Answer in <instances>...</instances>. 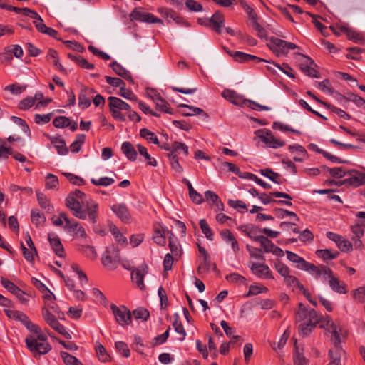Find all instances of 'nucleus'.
Segmentation results:
<instances>
[{"instance_id":"2eb2a0df","label":"nucleus","mask_w":365,"mask_h":365,"mask_svg":"<svg viewBox=\"0 0 365 365\" xmlns=\"http://www.w3.org/2000/svg\"><path fill=\"white\" fill-rule=\"evenodd\" d=\"M148 267L146 264H143L138 268H136L131 272V279L133 282L137 284V286L143 289L145 287L143 280L145 273H147Z\"/></svg>"},{"instance_id":"a878e982","label":"nucleus","mask_w":365,"mask_h":365,"mask_svg":"<svg viewBox=\"0 0 365 365\" xmlns=\"http://www.w3.org/2000/svg\"><path fill=\"white\" fill-rule=\"evenodd\" d=\"M122 153L130 161L134 162L138 157V153L135 150L134 145L129 141H125L121 145Z\"/></svg>"},{"instance_id":"2f4dec72","label":"nucleus","mask_w":365,"mask_h":365,"mask_svg":"<svg viewBox=\"0 0 365 365\" xmlns=\"http://www.w3.org/2000/svg\"><path fill=\"white\" fill-rule=\"evenodd\" d=\"M173 317L174 321L173 322V327L175 331L181 336L180 338H179V340L183 341L187 335L186 331L180 321L179 314L178 313H175L173 314Z\"/></svg>"},{"instance_id":"69168bd1","label":"nucleus","mask_w":365,"mask_h":365,"mask_svg":"<svg viewBox=\"0 0 365 365\" xmlns=\"http://www.w3.org/2000/svg\"><path fill=\"white\" fill-rule=\"evenodd\" d=\"M78 250L90 259H95L96 257V252L92 246L80 245Z\"/></svg>"},{"instance_id":"c85d7f7f","label":"nucleus","mask_w":365,"mask_h":365,"mask_svg":"<svg viewBox=\"0 0 365 365\" xmlns=\"http://www.w3.org/2000/svg\"><path fill=\"white\" fill-rule=\"evenodd\" d=\"M327 276L329 278V286L333 291L339 294H346L347 292L345 285L344 284H341L339 279L334 276L333 272Z\"/></svg>"},{"instance_id":"412c9836","label":"nucleus","mask_w":365,"mask_h":365,"mask_svg":"<svg viewBox=\"0 0 365 365\" xmlns=\"http://www.w3.org/2000/svg\"><path fill=\"white\" fill-rule=\"evenodd\" d=\"M109 67H110L113 69V71L115 73L116 75L125 79L131 84H134V80L130 73L128 70H126L123 66H122V65H120L119 63L114 61L109 64Z\"/></svg>"},{"instance_id":"ea45409f","label":"nucleus","mask_w":365,"mask_h":365,"mask_svg":"<svg viewBox=\"0 0 365 365\" xmlns=\"http://www.w3.org/2000/svg\"><path fill=\"white\" fill-rule=\"evenodd\" d=\"M140 136L144 139H146L147 141L150 143H153L155 145H159V140L156 134L148 128H142L140 130Z\"/></svg>"},{"instance_id":"6e6552de","label":"nucleus","mask_w":365,"mask_h":365,"mask_svg":"<svg viewBox=\"0 0 365 365\" xmlns=\"http://www.w3.org/2000/svg\"><path fill=\"white\" fill-rule=\"evenodd\" d=\"M295 321L297 323L312 322L314 323L319 322V317L313 309H308L302 303L298 304V310L296 312Z\"/></svg>"},{"instance_id":"6e6d98bb","label":"nucleus","mask_w":365,"mask_h":365,"mask_svg":"<svg viewBox=\"0 0 365 365\" xmlns=\"http://www.w3.org/2000/svg\"><path fill=\"white\" fill-rule=\"evenodd\" d=\"M135 319H142L146 322L150 317V313L148 309L143 307H138L131 312Z\"/></svg>"},{"instance_id":"f3484780","label":"nucleus","mask_w":365,"mask_h":365,"mask_svg":"<svg viewBox=\"0 0 365 365\" xmlns=\"http://www.w3.org/2000/svg\"><path fill=\"white\" fill-rule=\"evenodd\" d=\"M111 210L123 222L128 223L130 222L131 215L125 204H115L111 207Z\"/></svg>"},{"instance_id":"c756f323","label":"nucleus","mask_w":365,"mask_h":365,"mask_svg":"<svg viewBox=\"0 0 365 365\" xmlns=\"http://www.w3.org/2000/svg\"><path fill=\"white\" fill-rule=\"evenodd\" d=\"M259 173L262 175L269 178L270 180L280 185L283 183V181L281 180V175L278 173L274 172L272 169L269 168H266L259 170Z\"/></svg>"},{"instance_id":"bb28decb","label":"nucleus","mask_w":365,"mask_h":365,"mask_svg":"<svg viewBox=\"0 0 365 365\" xmlns=\"http://www.w3.org/2000/svg\"><path fill=\"white\" fill-rule=\"evenodd\" d=\"M37 201L39 206L46 210L47 212L51 213L54 210L53 206L50 203L47 197L39 190H36Z\"/></svg>"},{"instance_id":"3c124183","label":"nucleus","mask_w":365,"mask_h":365,"mask_svg":"<svg viewBox=\"0 0 365 365\" xmlns=\"http://www.w3.org/2000/svg\"><path fill=\"white\" fill-rule=\"evenodd\" d=\"M86 140L85 134H78L76 136V140L73 141L70 148L73 153H78L81 150L82 145L84 143Z\"/></svg>"},{"instance_id":"338daca9","label":"nucleus","mask_w":365,"mask_h":365,"mask_svg":"<svg viewBox=\"0 0 365 365\" xmlns=\"http://www.w3.org/2000/svg\"><path fill=\"white\" fill-rule=\"evenodd\" d=\"M302 72L306 76L311 78H320V74L319 71L315 69L314 66H308L304 65L303 68H302Z\"/></svg>"},{"instance_id":"c9c22d12","label":"nucleus","mask_w":365,"mask_h":365,"mask_svg":"<svg viewBox=\"0 0 365 365\" xmlns=\"http://www.w3.org/2000/svg\"><path fill=\"white\" fill-rule=\"evenodd\" d=\"M342 353L343 350L341 348L330 349L328 354L330 362L328 365H341V359Z\"/></svg>"},{"instance_id":"5701e85b","label":"nucleus","mask_w":365,"mask_h":365,"mask_svg":"<svg viewBox=\"0 0 365 365\" xmlns=\"http://www.w3.org/2000/svg\"><path fill=\"white\" fill-rule=\"evenodd\" d=\"M222 96L236 106L242 105L245 103L246 100L243 99L242 97L235 91L230 89H225L222 93Z\"/></svg>"},{"instance_id":"f257e3e1","label":"nucleus","mask_w":365,"mask_h":365,"mask_svg":"<svg viewBox=\"0 0 365 365\" xmlns=\"http://www.w3.org/2000/svg\"><path fill=\"white\" fill-rule=\"evenodd\" d=\"M85 197L84 192L76 189L67 195L65 200L66 206L76 217L86 220L88 216V220L95 225L98 219V204L91 198L83 201Z\"/></svg>"},{"instance_id":"f704fd0d","label":"nucleus","mask_w":365,"mask_h":365,"mask_svg":"<svg viewBox=\"0 0 365 365\" xmlns=\"http://www.w3.org/2000/svg\"><path fill=\"white\" fill-rule=\"evenodd\" d=\"M270 195L272 197H279V198L281 197V198L288 200H273L274 203H276L278 205H287V206L292 205V203L291 202V200L292 199V197L289 195H288L285 192L274 191V192H271Z\"/></svg>"},{"instance_id":"a211bd4d","label":"nucleus","mask_w":365,"mask_h":365,"mask_svg":"<svg viewBox=\"0 0 365 365\" xmlns=\"http://www.w3.org/2000/svg\"><path fill=\"white\" fill-rule=\"evenodd\" d=\"M304 271H307L314 275L316 279H319L322 274L330 275L332 273V270L325 265L320 264L319 266H316L310 262H309V264L306 267Z\"/></svg>"},{"instance_id":"603ef678","label":"nucleus","mask_w":365,"mask_h":365,"mask_svg":"<svg viewBox=\"0 0 365 365\" xmlns=\"http://www.w3.org/2000/svg\"><path fill=\"white\" fill-rule=\"evenodd\" d=\"M61 174L65 176L71 184L74 185L81 186L86 184L84 179L80 176L66 172H63Z\"/></svg>"},{"instance_id":"e433bc0d","label":"nucleus","mask_w":365,"mask_h":365,"mask_svg":"<svg viewBox=\"0 0 365 365\" xmlns=\"http://www.w3.org/2000/svg\"><path fill=\"white\" fill-rule=\"evenodd\" d=\"M4 312L9 318L19 321L23 324H24L29 319L26 314L18 310L4 309Z\"/></svg>"},{"instance_id":"0eeeda50","label":"nucleus","mask_w":365,"mask_h":365,"mask_svg":"<svg viewBox=\"0 0 365 365\" xmlns=\"http://www.w3.org/2000/svg\"><path fill=\"white\" fill-rule=\"evenodd\" d=\"M255 134L269 148L277 149L286 145L285 141L275 138L268 129H259L255 132Z\"/></svg>"},{"instance_id":"dca6fc26","label":"nucleus","mask_w":365,"mask_h":365,"mask_svg":"<svg viewBox=\"0 0 365 365\" xmlns=\"http://www.w3.org/2000/svg\"><path fill=\"white\" fill-rule=\"evenodd\" d=\"M93 88L83 86L78 94V106L81 109H86L91 106L90 96L95 93Z\"/></svg>"},{"instance_id":"864d4df0","label":"nucleus","mask_w":365,"mask_h":365,"mask_svg":"<svg viewBox=\"0 0 365 365\" xmlns=\"http://www.w3.org/2000/svg\"><path fill=\"white\" fill-rule=\"evenodd\" d=\"M153 239L158 245L165 246L166 244V237L164 228H162L161 230L155 228Z\"/></svg>"},{"instance_id":"473e14b6","label":"nucleus","mask_w":365,"mask_h":365,"mask_svg":"<svg viewBox=\"0 0 365 365\" xmlns=\"http://www.w3.org/2000/svg\"><path fill=\"white\" fill-rule=\"evenodd\" d=\"M31 220L36 227L43 225L46 220V216L38 208L32 209L31 211Z\"/></svg>"},{"instance_id":"4d7b16f0","label":"nucleus","mask_w":365,"mask_h":365,"mask_svg":"<svg viewBox=\"0 0 365 365\" xmlns=\"http://www.w3.org/2000/svg\"><path fill=\"white\" fill-rule=\"evenodd\" d=\"M199 224L202 233L205 235L207 239L212 241L214 239V234L207 221L205 219H202L200 220Z\"/></svg>"},{"instance_id":"1a4fd4ad","label":"nucleus","mask_w":365,"mask_h":365,"mask_svg":"<svg viewBox=\"0 0 365 365\" xmlns=\"http://www.w3.org/2000/svg\"><path fill=\"white\" fill-rule=\"evenodd\" d=\"M132 21H137L148 24L163 23V21L154 16L151 13L140 11L138 8H135L129 15Z\"/></svg>"},{"instance_id":"052dcab7","label":"nucleus","mask_w":365,"mask_h":365,"mask_svg":"<svg viewBox=\"0 0 365 365\" xmlns=\"http://www.w3.org/2000/svg\"><path fill=\"white\" fill-rule=\"evenodd\" d=\"M209 258L210 257H205L202 258V260L200 262L197 268V272L199 274L209 272L212 264V262Z\"/></svg>"},{"instance_id":"de8ad7c7","label":"nucleus","mask_w":365,"mask_h":365,"mask_svg":"<svg viewBox=\"0 0 365 365\" xmlns=\"http://www.w3.org/2000/svg\"><path fill=\"white\" fill-rule=\"evenodd\" d=\"M110 230L112 233V235L114 236L115 237V240L120 243L121 245H127L128 244V240H127V238L126 237H125L123 233H121L120 232V230H118V228L114 225H111L110 227Z\"/></svg>"},{"instance_id":"13d9d810","label":"nucleus","mask_w":365,"mask_h":365,"mask_svg":"<svg viewBox=\"0 0 365 365\" xmlns=\"http://www.w3.org/2000/svg\"><path fill=\"white\" fill-rule=\"evenodd\" d=\"M117 351L123 357L128 358L130 355V351L128 346L124 341H116L115 344Z\"/></svg>"},{"instance_id":"5fc2aeb1","label":"nucleus","mask_w":365,"mask_h":365,"mask_svg":"<svg viewBox=\"0 0 365 365\" xmlns=\"http://www.w3.org/2000/svg\"><path fill=\"white\" fill-rule=\"evenodd\" d=\"M58 183L57 176L51 173L47 174L45 179V187L47 190L56 189Z\"/></svg>"},{"instance_id":"49530a36","label":"nucleus","mask_w":365,"mask_h":365,"mask_svg":"<svg viewBox=\"0 0 365 365\" xmlns=\"http://www.w3.org/2000/svg\"><path fill=\"white\" fill-rule=\"evenodd\" d=\"M175 154H181L182 153L185 156H187L189 155V150L187 145L184 143H181L179 141H175L173 143V152Z\"/></svg>"},{"instance_id":"f8f14e48","label":"nucleus","mask_w":365,"mask_h":365,"mask_svg":"<svg viewBox=\"0 0 365 365\" xmlns=\"http://www.w3.org/2000/svg\"><path fill=\"white\" fill-rule=\"evenodd\" d=\"M230 56L233 58V59L235 61L240 62V63H247L250 61H254L256 63H260V62H268L267 60L264 58H261L259 57H257L254 55L245 53L244 52L241 51H233V52H228Z\"/></svg>"},{"instance_id":"7ed1b4c3","label":"nucleus","mask_w":365,"mask_h":365,"mask_svg":"<svg viewBox=\"0 0 365 365\" xmlns=\"http://www.w3.org/2000/svg\"><path fill=\"white\" fill-rule=\"evenodd\" d=\"M269 48L278 57L287 55L289 50L299 49V46L291 42L286 41L275 36L269 38Z\"/></svg>"},{"instance_id":"4c0bfd02","label":"nucleus","mask_w":365,"mask_h":365,"mask_svg":"<svg viewBox=\"0 0 365 365\" xmlns=\"http://www.w3.org/2000/svg\"><path fill=\"white\" fill-rule=\"evenodd\" d=\"M137 148L140 155L144 157L145 159L147 160L148 165L153 167H156L158 165L157 160L155 158L150 156V155L148 153V149L145 146L142 145L141 144H138Z\"/></svg>"},{"instance_id":"a19ab883","label":"nucleus","mask_w":365,"mask_h":365,"mask_svg":"<svg viewBox=\"0 0 365 365\" xmlns=\"http://www.w3.org/2000/svg\"><path fill=\"white\" fill-rule=\"evenodd\" d=\"M178 108H188V109L192 110L193 111V113H182V115H184V116L188 117V116H192L194 115H201L205 118H209L208 114L206 112H205L202 108H198V107H195V106H190V105H187V104L182 103V104H180L178 106Z\"/></svg>"},{"instance_id":"58836bf2","label":"nucleus","mask_w":365,"mask_h":365,"mask_svg":"<svg viewBox=\"0 0 365 365\" xmlns=\"http://www.w3.org/2000/svg\"><path fill=\"white\" fill-rule=\"evenodd\" d=\"M339 254V253L337 251L331 252L329 249L317 250L316 251L317 256L322 258L324 262L336 259Z\"/></svg>"},{"instance_id":"ddd939ff","label":"nucleus","mask_w":365,"mask_h":365,"mask_svg":"<svg viewBox=\"0 0 365 365\" xmlns=\"http://www.w3.org/2000/svg\"><path fill=\"white\" fill-rule=\"evenodd\" d=\"M250 269L252 272L257 277L274 279L272 272L270 271L269 267L265 264L254 262L252 264Z\"/></svg>"},{"instance_id":"37998d69","label":"nucleus","mask_w":365,"mask_h":365,"mask_svg":"<svg viewBox=\"0 0 365 365\" xmlns=\"http://www.w3.org/2000/svg\"><path fill=\"white\" fill-rule=\"evenodd\" d=\"M166 156L170 160L171 168L176 173H181L183 171L182 167L179 163V158L177 154L168 153Z\"/></svg>"},{"instance_id":"9b49d317","label":"nucleus","mask_w":365,"mask_h":365,"mask_svg":"<svg viewBox=\"0 0 365 365\" xmlns=\"http://www.w3.org/2000/svg\"><path fill=\"white\" fill-rule=\"evenodd\" d=\"M349 177L343 180V183H348V185L353 187H359L365 185V173L356 170H351L347 172Z\"/></svg>"},{"instance_id":"bf43d9fd","label":"nucleus","mask_w":365,"mask_h":365,"mask_svg":"<svg viewBox=\"0 0 365 365\" xmlns=\"http://www.w3.org/2000/svg\"><path fill=\"white\" fill-rule=\"evenodd\" d=\"M1 284L7 291L13 294L19 292V287L6 277H2L1 278Z\"/></svg>"},{"instance_id":"cd10ccee","label":"nucleus","mask_w":365,"mask_h":365,"mask_svg":"<svg viewBox=\"0 0 365 365\" xmlns=\"http://www.w3.org/2000/svg\"><path fill=\"white\" fill-rule=\"evenodd\" d=\"M6 10L10 11H14L16 14H22L24 16H29L31 19H36L37 18L36 16H38V13L36 11L32 10L27 7L19 8V7L13 6L8 4L6 8Z\"/></svg>"},{"instance_id":"7c9ffc66","label":"nucleus","mask_w":365,"mask_h":365,"mask_svg":"<svg viewBox=\"0 0 365 365\" xmlns=\"http://www.w3.org/2000/svg\"><path fill=\"white\" fill-rule=\"evenodd\" d=\"M318 323H314L312 322H302L298 327V334L302 337H306L309 336L312 330L316 327Z\"/></svg>"},{"instance_id":"6ab92c4d","label":"nucleus","mask_w":365,"mask_h":365,"mask_svg":"<svg viewBox=\"0 0 365 365\" xmlns=\"http://www.w3.org/2000/svg\"><path fill=\"white\" fill-rule=\"evenodd\" d=\"M304 271H307L314 275L316 279H319L322 274L330 275L332 273V270L325 265L320 264L319 266H316L310 262H309V264L306 267Z\"/></svg>"},{"instance_id":"a18cd8bd","label":"nucleus","mask_w":365,"mask_h":365,"mask_svg":"<svg viewBox=\"0 0 365 365\" xmlns=\"http://www.w3.org/2000/svg\"><path fill=\"white\" fill-rule=\"evenodd\" d=\"M49 326L66 339H71V335L70 334V333L66 331L65 327L63 324H61L58 321L57 319L54 322H52V323Z\"/></svg>"},{"instance_id":"423d86ee","label":"nucleus","mask_w":365,"mask_h":365,"mask_svg":"<svg viewBox=\"0 0 365 365\" xmlns=\"http://www.w3.org/2000/svg\"><path fill=\"white\" fill-rule=\"evenodd\" d=\"M110 309L115 322L120 326L129 325L132 322V313L125 305L118 307L115 304H110Z\"/></svg>"},{"instance_id":"4be33fe9","label":"nucleus","mask_w":365,"mask_h":365,"mask_svg":"<svg viewBox=\"0 0 365 365\" xmlns=\"http://www.w3.org/2000/svg\"><path fill=\"white\" fill-rule=\"evenodd\" d=\"M339 30L341 32L346 34L348 39L353 42L359 44H364L365 43V38L361 33L344 26H340Z\"/></svg>"},{"instance_id":"774afa93","label":"nucleus","mask_w":365,"mask_h":365,"mask_svg":"<svg viewBox=\"0 0 365 365\" xmlns=\"http://www.w3.org/2000/svg\"><path fill=\"white\" fill-rule=\"evenodd\" d=\"M274 267L278 273L284 278L289 274V268L279 260L275 262Z\"/></svg>"},{"instance_id":"c03bdc74","label":"nucleus","mask_w":365,"mask_h":365,"mask_svg":"<svg viewBox=\"0 0 365 365\" xmlns=\"http://www.w3.org/2000/svg\"><path fill=\"white\" fill-rule=\"evenodd\" d=\"M168 247L170 250L171 255L175 257V259L178 260V258L180 257L182 250L180 244L178 242L177 237H175V242H172L171 240L168 241Z\"/></svg>"},{"instance_id":"72a5a7b5","label":"nucleus","mask_w":365,"mask_h":365,"mask_svg":"<svg viewBox=\"0 0 365 365\" xmlns=\"http://www.w3.org/2000/svg\"><path fill=\"white\" fill-rule=\"evenodd\" d=\"M335 93L339 96L340 101H341L342 99L344 100L345 101H351L354 102L357 106L365 108V100L360 97L359 96L352 93H349V97H346L337 91H336Z\"/></svg>"},{"instance_id":"680f3d73","label":"nucleus","mask_w":365,"mask_h":365,"mask_svg":"<svg viewBox=\"0 0 365 365\" xmlns=\"http://www.w3.org/2000/svg\"><path fill=\"white\" fill-rule=\"evenodd\" d=\"M11 120L14 123L21 126L22 128L23 131L25 133H26L29 138L31 137V133L30 128H29L28 124L26 123V122L24 119H22L19 117H16V116H11Z\"/></svg>"},{"instance_id":"79ce46f5","label":"nucleus","mask_w":365,"mask_h":365,"mask_svg":"<svg viewBox=\"0 0 365 365\" xmlns=\"http://www.w3.org/2000/svg\"><path fill=\"white\" fill-rule=\"evenodd\" d=\"M62 220H64L66 225L64 229L68 232L75 231L76 227L78 226V222L76 220H70L65 212H61L58 216Z\"/></svg>"},{"instance_id":"b1692460","label":"nucleus","mask_w":365,"mask_h":365,"mask_svg":"<svg viewBox=\"0 0 365 365\" xmlns=\"http://www.w3.org/2000/svg\"><path fill=\"white\" fill-rule=\"evenodd\" d=\"M293 358L294 365H306L307 363V360L304 356V348L298 346L297 339L294 344Z\"/></svg>"},{"instance_id":"20e7f679","label":"nucleus","mask_w":365,"mask_h":365,"mask_svg":"<svg viewBox=\"0 0 365 365\" xmlns=\"http://www.w3.org/2000/svg\"><path fill=\"white\" fill-rule=\"evenodd\" d=\"M25 344L34 358L45 355L52 349L49 343L38 341L33 335H28L26 337Z\"/></svg>"},{"instance_id":"0e129e2a","label":"nucleus","mask_w":365,"mask_h":365,"mask_svg":"<svg viewBox=\"0 0 365 365\" xmlns=\"http://www.w3.org/2000/svg\"><path fill=\"white\" fill-rule=\"evenodd\" d=\"M53 125L56 128H65L68 127L69 118L66 116H58L53 120Z\"/></svg>"},{"instance_id":"f03ea898","label":"nucleus","mask_w":365,"mask_h":365,"mask_svg":"<svg viewBox=\"0 0 365 365\" xmlns=\"http://www.w3.org/2000/svg\"><path fill=\"white\" fill-rule=\"evenodd\" d=\"M120 262V249L110 245L106 248L101 257L102 264L108 270H115Z\"/></svg>"},{"instance_id":"aec40b11","label":"nucleus","mask_w":365,"mask_h":365,"mask_svg":"<svg viewBox=\"0 0 365 365\" xmlns=\"http://www.w3.org/2000/svg\"><path fill=\"white\" fill-rule=\"evenodd\" d=\"M48 240L54 253L59 257H65V250L60 238L56 235L50 233Z\"/></svg>"},{"instance_id":"8fccbe9b","label":"nucleus","mask_w":365,"mask_h":365,"mask_svg":"<svg viewBox=\"0 0 365 365\" xmlns=\"http://www.w3.org/2000/svg\"><path fill=\"white\" fill-rule=\"evenodd\" d=\"M96 351L98 359L102 362H108L110 361V356L107 353L105 347L98 344L96 346Z\"/></svg>"},{"instance_id":"39448f33","label":"nucleus","mask_w":365,"mask_h":365,"mask_svg":"<svg viewBox=\"0 0 365 365\" xmlns=\"http://www.w3.org/2000/svg\"><path fill=\"white\" fill-rule=\"evenodd\" d=\"M225 16L220 11H215L210 18H199L197 23L205 27L215 31L217 34L222 33V28L225 25Z\"/></svg>"},{"instance_id":"393cba45","label":"nucleus","mask_w":365,"mask_h":365,"mask_svg":"<svg viewBox=\"0 0 365 365\" xmlns=\"http://www.w3.org/2000/svg\"><path fill=\"white\" fill-rule=\"evenodd\" d=\"M109 108H115L118 110H130V106L119 98L110 96L108 98Z\"/></svg>"},{"instance_id":"4468645a","label":"nucleus","mask_w":365,"mask_h":365,"mask_svg":"<svg viewBox=\"0 0 365 365\" xmlns=\"http://www.w3.org/2000/svg\"><path fill=\"white\" fill-rule=\"evenodd\" d=\"M325 320V325L327 327V331L331 334V340L335 346L334 349L341 348L340 346L341 337L340 334L337 331V326L334 323L331 318L328 315L326 317Z\"/></svg>"},{"instance_id":"e2e57ef3","label":"nucleus","mask_w":365,"mask_h":365,"mask_svg":"<svg viewBox=\"0 0 365 365\" xmlns=\"http://www.w3.org/2000/svg\"><path fill=\"white\" fill-rule=\"evenodd\" d=\"M35 103V99L31 96H27L22 99L18 105V108L21 110H27L31 108Z\"/></svg>"},{"instance_id":"9d476101","label":"nucleus","mask_w":365,"mask_h":365,"mask_svg":"<svg viewBox=\"0 0 365 365\" xmlns=\"http://www.w3.org/2000/svg\"><path fill=\"white\" fill-rule=\"evenodd\" d=\"M238 230L255 242H259L262 240L261 237H264V235H260L261 233H263L262 229L254 224L240 225L238 227Z\"/></svg>"},{"instance_id":"09e8293b","label":"nucleus","mask_w":365,"mask_h":365,"mask_svg":"<svg viewBox=\"0 0 365 365\" xmlns=\"http://www.w3.org/2000/svg\"><path fill=\"white\" fill-rule=\"evenodd\" d=\"M60 355L66 365H81L82 363L74 356L66 351H61Z\"/></svg>"}]
</instances>
